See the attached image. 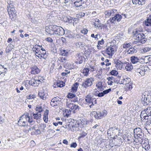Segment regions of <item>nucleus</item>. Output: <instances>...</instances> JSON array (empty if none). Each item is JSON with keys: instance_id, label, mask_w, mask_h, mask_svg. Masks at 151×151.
Returning a JSON list of instances; mask_svg holds the SVG:
<instances>
[{"instance_id": "1", "label": "nucleus", "mask_w": 151, "mask_h": 151, "mask_svg": "<svg viewBox=\"0 0 151 151\" xmlns=\"http://www.w3.org/2000/svg\"><path fill=\"white\" fill-rule=\"evenodd\" d=\"M134 141L139 144H143L144 140V133L140 128H136L134 130Z\"/></svg>"}, {"instance_id": "2", "label": "nucleus", "mask_w": 151, "mask_h": 151, "mask_svg": "<svg viewBox=\"0 0 151 151\" xmlns=\"http://www.w3.org/2000/svg\"><path fill=\"white\" fill-rule=\"evenodd\" d=\"M8 3V5L7 8L8 12L10 18L13 20L16 17V12L15 10L14 6L13 5L11 1H9Z\"/></svg>"}, {"instance_id": "3", "label": "nucleus", "mask_w": 151, "mask_h": 151, "mask_svg": "<svg viewBox=\"0 0 151 151\" xmlns=\"http://www.w3.org/2000/svg\"><path fill=\"white\" fill-rule=\"evenodd\" d=\"M122 16L119 14H117V13H115L114 15V17L110 19L109 21L111 24H114L115 21H117L118 22L120 21L122 17L123 18L125 19L126 18H129L130 17V16L128 14H122Z\"/></svg>"}, {"instance_id": "4", "label": "nucleus", "mask_w": 151, "mask_h": 151, "mask_svg": "<svg viewBox=\"0 0 151 151\" xmlns=\"http://www.w3.org/2000/svg\"><path fill=\"white\" fill-rule=\"evenodd\" d=\"M134 35L135 42L140 43V45L145 43L146 42L147 39L145 38V36L143 34L138 33L136 31Z\"/></svg>"}, {"instance_id": "5", "label": "nucleus", "mask_w": 151, "mask_h": 151, "mask_svg": "<svg viewBox=\"0 0 151 151\" xmlns=\"http://www.w3.org/2000/svg\"><path fill=\"white\" fill-rule=\"evenodd\" d=\"M85 99L87 104H91L89 106L90 108H92L93 106L97 103L96 99L91 97V96L89 94L85 96Z\"/></svg>"}, {"instance_id": "6", "label": "nucleus", "mask_w": 151, "mask_h": 151, "mask_svg": "<svg viewBox=\"0 0 151 151\" xmlns=\"http://www.w3.org/2000/svg\"><path fill=\"white\" fill-rule=\"evenodd\" d=\"M117 46L116 45H111L109 46L105 50V53L109 56H112L116 51Z\"/></svg>"}, {"instance_id": "7", "label": "nucleus", "mask_w": 151, "mask_h": 151, "mask_svg": "<svg viewBox=\"0 0 151 151\" xmlns=\"http://www.w3.org/2000/svg\"><path fill=\"white\" fill-rule=\"evenodd\" d=\"M94 81V79L92 78H87L84 82L82 83L81 86L83 87L87 88L92 85L93 82Z\"/></svg>"}, {"instance_id": "8", "label": "nucleus", "mask_w": 151, "mask_h": 151, "mask_svg": "<svg viewBox=\"0 0 151 151\" xmlns=\"http://www.w3.org/2000/svg\"><path fill=\"white\" fill-rule=\"evenodd\" d=\"M93 113L95 118L97 119H100L107 115V112L106 110H104L101 111H94L93 112Z\"/></svg>"}, {"instance_id": "9", "label": "nucleus", "mask_w": 151, "mask_h": 151, "mask_svg": "<svg viewBox=\"0 0 151 151\" xmlns=\"http://www.w3.org/2000/svg\"><path fill=\"white\" fill-rule=\"evenodd\" d=\"M145 93H143L142 96L141 100L145 102V105H147L150 102H151V93H148L146 96Z\"/></svg>"}, {"instance_id": "10", "label": "nucleus", "mask_w": 151, "mask_h": 151, "mask_svg": "<svg viewBox=\"0 0 151 151\" xmlns=\"http://www.w3.org/2000/svg\"><path fill=\"white\" fill-rule=\"evenodd\" d=\"M41 82V81L39 79V78H38V79H37V77L32 78L29 81V84L34 86H38Z\"/></svg>"}, {"instance_id": "11", "label": "nucleus", "mask_w": 151, "mask_h": 151, "mask_svg": "<svg viewBox=\"0 0 151 151\" xmlns=\"http://www.w3.org/2000/svg\"><path fill=\"white\" fill-rule=\"evenodd\" d=\"M76 58L77 60V63L80 64L82 63L83 61L85 59L82 52L78 53L76 56Z\"/></svg>"}, {"instance_id": "12", "label": "nucleus", "mask_w": 151, "mask_h": 151, "mask_svg": "<svg viewBox=\"0 0 151 151\" xmlns=\"http://www.w3.org/2000/svg\"><path fill=\"white\" fill-rule=\"evenodd\" d=\"M18 124L20 126L25 127L27 125V122L25 116L23 117V115L20 117L18 121Z\"/></svg>"}, {"instance_id": "13", "label": "nucleus", "mask_w": 151, "mask_h": 151, "mask_svg": "<svg viewBox=\"0 0 151 151\" xmlns=\"http://www.w3.org/2000/svg\"><path fill=\"white\" fill-rule=\"evenodd\" d=\"M61 99L58 96L53 98L51 100L50 104L52 106L58 105L60 102Z\"/></svg>"}, {"instance_id": "14", "label": "nucleus", "mask_w": 151, "mask_h": 151, "mask_svg": "<svg viewBox=\"0 0 151 151\" xmlns=\"http://www.w3.org/2000/svg\"><path fill=\"white\" fill-rule=\"evenodd\" d=\"M114 62L116 64L115 67L120 70L124 68V66L125 65V61L123 60L120 61L119 60H117L116 61H114Z\"/></svg>"}, {"instance_id": "15", "label": "nucleus", "mask_w": 151, "mask_h": 151, "mask_svg": "<svg viewBox=\"0 0 151 151\" xmlns=\"http://www.w3.org/2000/svg\"><path fill=\"white\" fill-rule=\"evenodd\" d=\"M117 13V10H116L112 9L106 11L104 12V14L106 17H109L111 16H114L115 13Z\"/></svg>"}, {"instance_id": "16", "label": "nucleus", "mask_w": 151, "mask_h": 151, "mask_svg": "<svg viewBox=\"0 0 151 151\" xmlns=\"http://www.w3.org/2000/svg\"><path fill=\"white\" fill-rule=\"evenodd\" d=\"M65 31L61 27L58 26L55 32V35H63L65 34Z\"/></svg>"}, {"instance_id": "17", "label": "nucleus", "mask_w": 151, "mask_h": 151, "mask_svg": "<svg viewBox=\"0 0 151 151\" xmlns=\"http://www.w3.org/2000/svg\"><path fill=\"white\" fill-rule=\"evenodd\" d=\"M72 128L74 131H78L80 130L82 128L81 125L80 124L77 122H73V124L72 125Z\"/></svg>"}, {"instance_id": "18", "label": "nucleus", "mask_w": 151, "mask_h": 151, "mask_svg": "<svg viewBox=\"0 0 151 151\" xmlns=\"http://www.w3.org/2000/svg\"><path fill=\"white\" fill-rule=\"evenodd\" d=\"M31 73L32 74H36L39 73L40 72V70L38 67L34 65L31 68Z\"/></svg>"}, {"instance_id": "19", "label": "nucleus", "mask_w": 151, "mask_h": 151, "mask_svg": "<svg viewBox=\"0 0 151 151\" xmlns=\"http://www.w3.org/2000/svg\"><path fill=\"white\" fill-rule=\"evenodd\" d=\"M65 32H66L65 36L66 37L69 38H73L75 37V34L70 31L66 30L65 31Z\"/></svg>"}, {"instance_id": "20", "label": "nucleus", "mask_w": 151, "mask_h": 151, "mask_svg": "<svg viewBox=\"0 0 151 151\" xmlns=\"http://www.w3.org/2000/svg\"><path fill=\"white\" fill-rule=\"evenodd\" d=\"M39 96L43 100H45L46 98L47 94L46 92L43 90L41 91L38 93Z\"/></svg>"}, {"instance_id": "21", "label": "nucleus", "mask_w": 151, "mask_h": 151, "mask_svg": "<svg viewBox=\"0 0 151 151\" xmlns=\"http://www.w3.org/2000/svg\"><path fill=\"white\" fill-rule=\"evenodd\" d=\"M146 0H132V3L134 4L143 5L145 4Z\"/></svg>"}, {"instance_id": "22", "label": "nucleus", "mask_w": 151, "mask_h": 151, "mask_svg": "<svg viewBox=\"0 0 151 151\" xmlns=\"http://www.w3.org/2000/svg\"><path fill=\"white\" fill-rule=\"evenodd\" d=\"M44 104H40L37 105L36 109L38 112H40L42 111L44 109Z\"/></svg>"}, {"instance_id": "23", "label": "nucleus", "mask_w": 151, "mask_h": 151, "mask_svg": "<svg viewBox=\"0 0 151 151\" xmlns=\"http://www.w3.org/2000/svg\"><path fill=\"white\" fill-rule=\"evenodd\" d=\"M45 31L48 34L55 35V32H53L52 31V27L50 25L46 27Z\"/></svg>"}, {"instance_id": "24", "label": "nucleus", "mask_w": 151, "mask_h": 151, "mask_svg": "<svg viewBox=\"0 0 151 151\" xmlns=\"http://www.w3.org/2000/svg\"><path fill=\"white\" fill-rule=\"evenodd\" d=\"M47 55L46 51H44V52H42L40 51V53H39V55H37V56L40 58L41 59L42 58L45 59H46V58H47Z\"/></svg>"}, {"instance_id": "25", "label": "nucleus", "mask_w": 151, "mask_h": 151, "mask_svg": "<svg viewBox=\"0 0 151 151\" xmlns=\"http://www.w3.org/2000/svg\"><path fill=\"white\" fill-rule=\"evenodd\" d=\"M123 83L124 84H128L131 81V79L129 77L126 76H123Z\"/></svg>"}, {"instance_id": "26", "label": "nucleus", "mask_w": 151, "mask_h": 151, "mask_svg": "<svg viewBox=\"0 0 151 151\" xmlns=\"http://www.w3.org/2000/svg\"><path fill=\"white\" fill-rule=\"evenodd\" d=\"M111 91V89L109 88L108 89L104 90L102 92H99V94H98V96L99 97H101L103 96L105 94H107L110 91Z\"/></svg>"}, {"instance_id": "27", "label": "nucleus", "mask_w": 151, "mask_h": 151, "mask_svg": "<svg viewBox=\"0 0 151 151\" xmlns=\"http://www.w3.org/2000/svg\"><path fill=\"white\" fill-rule=\"evenodd\" d=\"M125 65H124V67H125V69L127 71H130L133 69V67L131 63H129L125 61Z\"/></svg>"}, {"instance_id": "28", "label": "nucleus", "mask_w": 151, "mask_h": 151, "mask_svg": "<svg viewBox=\"0 0 151 151\" xmlns=\"http://www.w3.org/2000/svg\"><path fill=\"white\" fill-rule=\"evenodd\" d=\"M65 83L63 81H58L56 83L54 84V87H62L65 86Z\"/></svg>"}, {"instance_id": "29", "label": "nucleus", "mask_w": 151, "mask_h": 151, "mask_svg": "<svg viewBox=\"0 0 151 151\" xmlns=\"http://www.w3.org/2000/svg\"><path fill=\"white\" fill-rule=\"evenodd\" d=\"M25 116L26 118V120H27V122H29L32 123L33 121V119L32 118V117L31 118L29 116V114L27 113L26 114H24L23 115V117Z\"/></svg>"}, {"instance_id": "30", "label": "nucleus", "mask_w": 151, "mask_h": 151, "mask_svg": "<svg viewBox=\"0 0 151 151\" xmlns=\"http://www.w3.org/2000/svg\"><path fill=\"white\" fill-rule=\"evenodd\" d=\"M131 62L133 64H135L139 62L140 59L137 57L135 56H132L131 57Z\"/></svg>"}, {"instance_id": "31", "label": "nucleus", "mask_w": 151, "mask_h": 151, "mask_svg": "<svg viewBox=\"0 0 151 151\" xmlns=\"http://www.w3.org/2000/svg\"><path fill=\"white\" fill-rule=\"evenodd\" d=\"M48 17L47 19V22L51 23H52L55 20V18L54 17L48 14L47 15Z\"/></svg>"}, {"instance_id": "32", "label": "nucleus", "mask_w": 151, "mask_h": 151, "mask_svg": "<svg viewBox=\"0 0 151 151\" xmlns=\"http://www.w3.org/2000/svg\"><path fill=\"white\" fill-rule=\"evenodd\" d=\"M49 113V111L47 110H46L43 116V120L45 122L47 123L48 121V115Z\"/></svg>"}, {"instance_id": "33", "label": "nucleus", "mask_w": 151, "mask_h": 151, "mask_svg": "<svg viewBox=\"0 0 151 151\" xmlns=\"http://www.w3.org/2000/svg\"><path fill=\"white\" fill-rule=\"evenodd\" d=\"M83 2V0H76L74 2V4L76 7H79L82 5Z\"/></svg>"}, {"instance_id": "34", "label": "nucleus", "mask_w": 151, "mask_h": 151, "mask_svg": "<svg viewBox=\"0 0 151 151\" xmlns=\"http://www.w3.org/2000/svg\"><path fill=\"white\" fill-rule=\"evenodd\" d=\"M79 83L78 82L75 83L71 88V90L73 92H76L78 88Z\"/></svg>"}, {"instance_id": "35", "label": "nucleus", "mask_w": 151, "mask_h": 151, "mask_svg": "<svg viewBox=\"0 0 151 151\" xmlns=\"http://www.w3.org/2000/svg\"><path fill=\"white\" fill-rule=\"evenodd\" d=\"M145 25L148 26H151V15L149 16L145 22Z\"/></svg>"}, {"instance_id": "36", "label": "nucleus", "mask_w": 151, "mask_h": 151, "mask_svg": "<svg viewBox=\"0 0 151 151\" xmlns=\"http://www.w3.org/2000/svg\"><path fill=\"white\" fill-rule=\"evenodd\" d=\"M96 86L99 90L102 91L103 89V86L102 85V83L101 82H98L96 84Z\"/></svg>"}, {"instance_id": "37", "label": "nucleus", "mask_w": 151, "mask_h": 151, "mask_svg": "<svg viewBox=\"0 0 151 151\" xmlns=\"http://www.w3.org/2000/svg\"><path fill=\"white\" fill-rule=\"evenodd\" d=\"M41 114L40 113L36 114L33 113L32 114V117L35 119L37 120L41 118Z\"/></svg>"}, {"instance_id": "38", "label": "nucleus", "mask_w": 151, "mask_h": 151, "mask_svg": "<svg viewBox=\"0 0 151 151\" xmlns=\"http://www.w3.org/2000/svg\"><path fill=\"white\" fill-rule=\"evenodd\" d=\"M29 130L32 135L35 134L36 129L35 127H29Z\"/></svg>"}, {"instance_id": "39", "label": "nucleus", "mask_w": 151, "mask_h": 151, "mask_svg": "<svg viewBox=\"0 0 151 151\" xmlns=\"http://www.w3.org/2000/svg\"><path fill=\"white\" fill-rule=\"evenodd\" d=\"M147 113V111H145V109L144 110L142 111L141 114L140 115L141 118L142 119L145 118V117H146L148 115Z\"/></svg>"}, {"instance_id": "40", "label": "nucleus", "mask_w": 151, "mask_h": 151, "mask_svg": "<svg viewBox=\"0 0 151 151\" xmlns=\"http://www.w3.org/2000/svg\"><path fill=\"white\" fill-rule=\"evenodd\" d=\"M136 52V50L133 47L130 48L127 51V53L132 54Z\"/></svg>"}, {"instance_id": "41", "label": "nucleus", "mask_w": 151, "mask_h": 151, "mask_svg": "<svg viewBox=\"0 0 151 151\" xmlns=\"http://www.w3.org/2000/svg\"><path fill=\"white\" fill-rule=\"evenodd\" d=\"M89 72V70L88 68H85L83 70L82 73L85 76H87L88 75V73Z\"/></svg>"}, {"instance_id": "42", "label": "nucleus", "mask_w": 151, "mask_h": 151, "mask_svg": "<svg viewBox=\"0 0 151 151\" xmlns=\"http://www.w3.org/2000/svg\"><path fill=\"white\" fill-rule=\"evenodd\" d=\"M145 111H146V109H145ZM147 114L148 115L147 116H146L145 117V118H143L144 119H147L148 120H151V114H150L149 112H148V111H147Z\"/></svg>"}, {"instance_id": "43", "label": "nucleus", "mask_w": 151, "mask_h": 151, "mask_svg": "<svg viewBox=\"0 0 151 151\" xmlns=\"http://www.w3.org/2000/svg\"><path fill=\"white\" fill-rule=\"evenodd\" d=\"M71 114V111L70 109H66L65 113H64V116L65 117H69Z\"/></svg>"}, {"instance_id": "44", "label": "nucleus", "mask_w": 151, "mask_h": 151, "mask_svg": "<svg viewBox=\"0 0 151 151\" xmlns=\"http://www.w3.org/2000/svg\"><path fill=\"white\" fill-rule=\"evenodd\" d=\"M131 43H127L125 42L124 44L121 45V47L125 49H127L131 46Z\"/></svg>"}, {"instance_id": "45", "label": "nucleus", "mask_w": 151, "mask_h": 151, "mask_svg": "<svg viewBox=\"0 0 151 151\" xmlns=\"http://www.w3.org/2000/svg\"><path fill=\"white\" fill-rule=\"evenodd\" d=\"M58 60L60 61V62L63 63H65L67 61V59L65 57H61L59 58L58 59Z\"/></svg>"}, {"instance_id": "46", "label": "nucleus", "mask_w": 151, "mask_h": 151, "mask_svg": "<svg viewBox=\"0 0 151 151\" xmlns=\"http://www.w3.org/2000/svg\"><path fill=\"white\" fill-rule=\"evenodd\" d=\"M33 51L36 52L35 55L37 56V55H39V53H40V48L37 47L33 48Z\"/></svg>"}, {"instance_id": "47", "label": "nucleus", "mask_w": 151, "mask_h": 151, "mask_svg": "<svg viewBox=\"0 0 151 151\" xmlns=\"http://www.w3.org/2000/svg\"><path fill=\"white\" fill-rule=\"evenodd\" d=\"M87 133L83 131L82 133L80 134V136L78 137V139H81L84 137L86 135Z\"/></svg>"}, {"instance_id": "48", "label": "nucleus", "mask_w": 151, "mask_h": 151, "mask_svg": "<svg viewBox=\"0 0 151 151\" xmlns=\"http://www.w3.org/2000/svg\"><path fill=\"white\" fill-rule=\"evenodd\" d=\"M145 67H141V70L139 74L142 76L144 75L145 72Z\"/></svg>"}, {"instance_id": "49", "label": "nucleus", "mask_w": 151, "mask_h": 151, "mask_svg": "<svg viewBox=\"0 0 151 151\" xmlns=\"http://www.w3.org/2000/svg\"><path fill=\"white\" fill-rule=\"evenodd\" d=\"M29 127H28L27 126V125L24 127V128L23 129V132L26 133H27L28 132H29Z\"/></svg>"}, {"instance_id": "50", "label": "nucleus", "mask_w": 151, "mask_h": 151, "mask_svg": "<svg viewBox=\"0 0 151 151\" xmlns=\"http://www.w3.org/2000/svg\"><path fill=\"white\" fill-rule=\"evenodd\" d=\"M85 14L84 13L79 12L76 14V17L78 18H81L84 16Z\"/></svg>"}, {"instance_id": "51", "label": "nucleus", "mask_w": 151, "mask_h": 151, "mask_svg": "<svg viewBox=\"0 0 151 151\" xmlns=\"http://www.w3.org/2000/svg\"><path fill=\"white\" fill-rule=\"evenodd\" d=\"M88 68L89 70V71H90L91 72H93L96 70L95 67L92 65H89Z\"/></svg>"}, {"instance_id": "52", "label": "nucleus", "mask_w": 151, "mask_h": 151, "mask_svg": "<svg viewBox=\"0 0 151 151\" xmlns=\"http://www.w3.org/2000/svg\"><path fill=\"white\" fill-rule=\"evenodd\" d=\"M81 32L82 34L86 35L87 34L88 30L87 29L85 28H83L81 30Z\"/></svg>"}, {"instance_id": "53", "label": "nucleus", "mask_w": 151, "mask_h": 151, "mask_svg": "<svg viewBox=\"0 0 151 151\" xmlns=\"http://www.w3.org/2000/svg\"><path fill=\"white\" fill-rule=\"evenodd\" d=\"M61 53L62 56H66L68 54V52L66 50H63L61 51Z\"/></svg>"}, {"instance_id": "54", "label": "nucleus", "mask_w": 151, "mask_h": 151, "mask_svg": "<svg viewBox=\"0 0 151 151\" xmlns=\"http://www.w3.org/2000/svg\"><path fill=\"white\" fill-rule=\"evenodd\" d=\"M50 26L52 27V30L53 32H55L58 26L56 25H50Z\"/></svg>"}, {"instance_id": "55", "label": "nucleus", "mask_w": 151, "mask_h": 151, "mask_svg": "<svg viewBox=\"0 0 151 151\" xmlns=\"http://www.w3.org/2000/svg\"><path fill=\"white\" fill-rule=\"evenodd\" d=\"M99 19H96L95 20V21L94 23V24L95 26L98 27L100 26V23L99 22Z\"/></svg>"}, {"instance_id": "56", "label": "nucleus", "mask_w": 151, "mask_h": 151, "mask_svg": "<svg viewBox=\"0 0 151 151\" xmlns=\"http://www.w3.org/2000/svg\"><path fill=\"white\" fill-rule=\"evenodd\" d=\"M150 48L148 47H145L142 49L143 52H147L150 51Z\"/></svg>"}, {"instance_id": "57", "label": "nucleus", "mask_w": 151, "mask_h": 151, "mask_svg": "<svg viewBox=\"0 0 151 151\" xmlns=\"http://www.w3.org/2000/svg\"><path fill=\"white\" fill-rule=\"evenodd\" d=\"M76 95L71 93H69L68 96V98H69L73 99L75 97Z\"/></svg>"}, {"instance_id": "58", "label": "nucleus", "mask_w": 151, "mask_h": 151, "mask_svg": "<svg viewBox=\"0 0 151 151\" xmlns=\"http://www.w3.org/2000/svg\"><path fill=\"white\" fill-rule=\"evenodd\" d=\"M77 109H79L78 106V105H76L74 104H73V106L72 107L71 109L72 110H75Z\"/></svg>"}, {"instance_id": "59", "label": "nucleus", "mask_w": 151, "mask_h": 151, "mask_svg": "<svg viewBox=\"0 0 151 151\" xmlns=\"http://www.w3.org/2000/svg\"><path fill=\"white\" fill-rule=\"evenodd\" d=\"M73 104L71 103L68 102L66 103V106L68 108L71 109L72 106H73Z\"/></svg>"}, {"instance_id": "60", "label": "nucleus", "mask_w": 151, "mask_h": 151, "mask_svg": "<svg viewBox=\"0 0 151 151\" xmlns=\"http://www.w3.org/2000/svg\"><path fill=\"white\" fill-rule=\"evenodd\" d=\"M110 73L112 75L116 76L118 74V72L115 70H112L110 72Z\"/></svg>"}, {"instance_id": "61", "label": "nucleus", "mask_w": 151, "mask_h": 151, "mask_svg": "<svg viewBox=\"0 0 151 151\" xmlns=\"http://www.w3.org/2000/svg\"><path fill=\"white\" fill-rule=\"evenodd\" d=\"M35 95L30 94L29 95V96H27V98L28 99H34L35 98Z\"/></svg>"}, {"instance_id": "62", "label": "nucleus", "mask_w": 151, "mask_h": 151, "mask_svg": "<svg viewBox=\"0 0 151 151\" xmlns=\"http://www.w3.org/2000/svg\"><path fill=\"white\" fill-rule=\"evenodd\" d=\"M73 18H72L71 17H67V22H68L69 23H73Z\"/></svg>"}, {"instance_id": "63", "label": "nucleus", "mask_w": 151, "mask_h": 151, "mask_svg": "<svg viewBox=\"0 0 151 151\" xmlns=\"http://www.w3.org/2000/svg\"><path fill=\"white\" fill-rule=\"evenodd\" d=\"M77 145L76 142H72L70 145V147H71L76 148Z\"/></svg>"}, {"instance_id": "64", "label": "nucleus", "mask_w": 151, "mask_h": 151, "mask_svg": "<svg viewBox=\"0 0 151 151\" xmlns=\"http://www.w3.org/2000/svg\"><path fill=\"white\" fill-rule=\"evenodd\" d=\"M40 127L43 129H45L46 127V125L45 124L41 123L40 124Z\"/></svg>"}]
</instances>
